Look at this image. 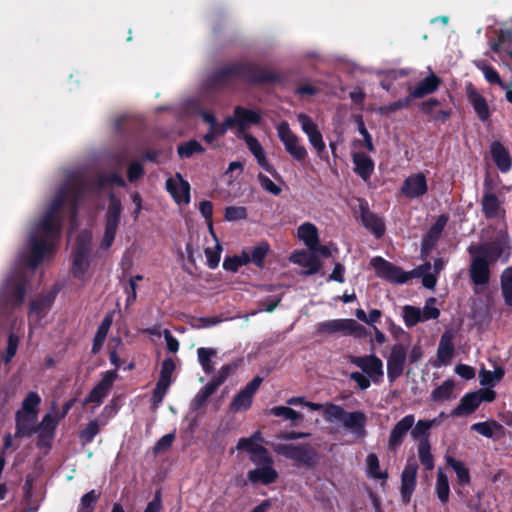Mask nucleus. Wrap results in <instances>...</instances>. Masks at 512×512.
<instances>
[{
    "label": "nucleus",
    "instance_id": "obj_41",
    "mask_svg": "<svg viewBox=\"0 0 512 512\" xmlns=\"http://www.w3.org/2000/svg\"><path fill=\"white\" fill-rule=\"evenodd\" d=\"M500 288L505 305L512 307V265L502 271Z\"/></svg>",
    "mask_w": 512,
    "mask_h": 512
},
{
    "label": "nucleus",
    "instance_id": "obj_11",
    "mask_svg": "<svg viewBox=\"0 0 512 512\" xmlns=\"http://www.w3.org/2000/svg\"><path fill=\"white\" fill-rule=\"evenodd\" d=\"M101 380L92 388L88 395L83 400V406L94 403L99 406L103 403L104 399L109 394L115 380L118 377L116 370H109L101 373Z\"/></svg>",
    "mask_w": 512,
    "mask_h": 512
},
{
    "label": "nucleus",
    "instance_id": "obj_40",
    "mask_svg": "<svg viewBox=\"0 0 512 512\" xmlns=\"http://www.w3.org/2000/svg\"><path fill=\"white\" fill-rule=\"evenodd\" d=\"M112 322H113L112 314H107L104 317V319L102 320L99 327L97 328L96 334L93 338V344H92V349H91V352L93 354H96L101 350V348L104 344V341L107 337L108 331L112 325Z\"/></svg>",
    "mask_w": 512,
    "mask_h": 512
},
{
    "label": "nucleus",
    "instance_id": "obj_6",
    "mask_svg": "<svg viewBox=\"0 0 512 512\" xmlns=\"http://www.w3.org/2000/svg\"><path fill=\"white\" fill-rule=\"evenodd\" d=\"M92 249L91 236L87 233H80L75 241L72 250L71 273L74 278L83 280L90 267V253Z\"/></svg>",
    "mask_w": 512,
    "mask_h": 512
},
{
    "label": "nucleus",
    "instance_id": "obj_2",
    "mask_svg": "<svg viewBox=\"0 0 512 512\" xmlns=\"http://www.w3.org/2000/svg\"><path fill=\"white\" fill-rule=\"evenodd\" d=\"M234 78L253 85L276 83L281 79L278 73L254 63H233L210 74L206 84L210 89L218 90L230 84Z\"/></svg>",
    "mask_w": 512,
    "mask_h": 512
},
{
    "label": "nucleus",
    "instance_id": "obj_22",
    "mask_svg": "<svg viewBox=\"0 0 512 512\" xmlns=\"http://www.w3.org/2000/svg\"><path fill=\"white\" fill-rule=\"evenodd\" d=\"M501 202L498 196L492 192V181L489 178L484 180V193L481 199V209L486 219L498 217Z\"/></svg>",
    "mask_w": 512,
    "mask_h": 512
},
{
    "label": "nucleus",
    "instance_id": "obj_51",
    "mask_svg": "<svg viewBox=\"0 0 512 512\" xmlns=\"http://www.w3.org/2000/svg\"><path fill=\"white\" fill-rule=\"evenodd\" d=\"M449 482L447 476L442 472L441 469L438 470L437 473V481H436V493L439 500L442 503H446L449 500Z\"/></svg>",
    "mask_w": 512,
    "mask_h": 512
},
{
    "label": "nucleus",
    "instance_id": "obj_47",
    "mask_svg": "<svg viewBox=\"0 0 512 512\" xmlns=\"http://www.w3.org/2000/svg\"><path fill=\"white\" fill-rule=\"evenodd\" d=\"M455 384L448 379L431 392V399L435 402L449 400L452 397Z\"/></svg>",
    "mask_w": 512,
    "mask_h": 512
},
{
    "label": "nucleus",
    "instance_id": "obj_24",
    "mask_svg": "<svg viewBox=\"0 0 512 512\" xmlns=\"http://www.w3.org/2000/svg\"><path fill=\"white\" fill-rule=\"evenodd\" d=\"M417 464L413 460H408L401 475V498L403 503L408 504L416 486Z\"/></svg>",
    "mask_w": 512,
    "mask_h": 512
},
{
    "label": "nucleus",
    "instance_id": "obj_31",
    "mask_svg": "<svg viewBox=\"0 0 512 512\" xmlns=\"http://www.w3.org/2000/svg\"><path fill=\"white\" fill-rule=\"evenodd\" d=\"M354 172L365 182L369 181L375 168L372 158L365 153L355 152L352 155Z\"/></svg>",
    "mask_w": 512,
    "mask_h": 512
},
{
    "label": "nucleus",
    "instance_id": "obj_7",
    "mask_svg": "<svg viewBox=\"0 0 512 512\" xmlns=\"http://www.w3.org/2000/svg\"><path fill=\"white\" fill-rule=\"evenodd\" d=\"M108 198L109 204L105 214V230L101 242V247L104 249L111 247L115 240L122 212L121 200L112 192L108 195Z\"/></svg>",
    "mask_w": 512,
    "mask_h": 512
},
{
    "label": "nucleus",
    "instance_id": "obj_64",
    "mask_svg": "<svg viewBox=\"0 0 512 512\" xmlns=\"http://www.w3.org/2000/svg\"><path fill=\"white\" fill-rule=\"evenodd\" d=\"M297 120L300 123L303 132L308 137L319 131L317 125L313 122V120L307 114H305V113L298 114Z\"/></svg>",
    "mask_w": 512,
    "mask_h": 512
},
{
    "label": "nucleus",
    "instance_id": "obj_46",
    "mask_svg": "<svg viewBox=\"0 0 512 512\" xmlns=\"http://www.w3.org/2000/svg\"><path fill=\"white\" fill-rule=\"evenodd\" d=\"M217 351L214 348L200 347L197 349L198 361L206 374H211L214 371L211 358L216 355Z\"/></svg>",
    "mask_w": 512,
    "mask_h": 512
},
{
    "label": "nucleus",
    "instance_id": "obj_13",
    "mask_svg": "<svg viewBox=\"0 0 512 512\" xmlns=\"http://www.w3.org/2000/svg\"><path fill=\"white\" fill-rule=\"evenodd\" d=\"M261 114L255 110L236 106L233 110V116L226 117V124L237 128L239 133H243L252 125H258L261 122Z\"/></svg>",
    "mask_w": 512,
    "mask_h": 512
},
{
    "label": "nucleus",
    "instance_id": "obj_38",
    "mask_svg": "<svg viewBox=\"0 0 512 512\" xmlns=\"http://www.w3.org/2000/svg\"><path fill=\"white\" fill-rule=\"evenodd\" d=\"M297 234L309 250L317 246L319 242L318 230L312 223L306 222L300 225Z\"/></svg>",
    "mask_w": 512,
    "mask_h": 512
},
{
    "label": "nucleus",
    "instance_id": "obj_48",
    "mask_svg": "<svg viewBox=\"0 0 512 512\" xmlns=\"http://www.w3.org/2000/svg\"><path fill=\"white\" fill-rule=\"evenodd\" d=\"M177 152L180 158H190L196 153L205 152V148L195 139H191L178 146Z\"/></svg>",
    "mask_w": 512,
    "mask_h": 512
},
{
    "label": "nucleus",
    "instance_id": "obj_27",
    "mask_svg": "<svg viewBox=\"0 0 512 512\" xmlns=\"http://www.w3.org/2000/svg\"><path fill=\"white\" fill-rule=\"evenodd\" d=\"M441 84L442 79L436 74L430 73L427 77L417 83L414 88H410L409 92L411 97L414 99H420L436 92Z\"/></svg>",
    "mask_w": 512,
    "mask_h": 512
},
{
    "label": "nucleus",
    "instance_id": "obj_10",
    "mask_svg": "<svg viewBox=\"0 0 512 512\" xmlns=\"http://www.w3.org/2000/svg\"><path fill=\"white\" fill-rule=\"evenodd\" d=\"M277 134L280 141L283 143L285 150L291 157L298 161L303 162L307 158L306 148L299 143L298 136L292 132L288 122L282 121L277 126Z\"/></svg>",
    "mask_w": 512,
    "mask_h": 512
},
{
    "label": "nucleus",
    "instance_id": "obj_49",
    "mask_svg": "<svg viewBox=\"0 0 512 512\" xmlns=\"http://www.w3.org/2000/svg\"><path fill=\"white\" fill-rule=\"evenodd\" d=\"M366 464L369 477L384 481L388 478V474L380 470L379 460L375 454L371 453L367 456Z\"/></svg>",
    "mask_w": 512,
    "mask_h": 512
},
{
    "label": "nucleus",
    "instance_id": "obj_57",
    "mask_svg": "<svg viewBox=\"0 0 512 512\" xmlns=\"http://www.w3.org/2000/svg\"><path fill=\"white\" fill-rule=\"evenodd\" d=\"M248 216L247 208L244 206H227L225 208L224 218L226 221L235 222L244 220Z\"/></svg>",
    "mask_w": 512,
    "mask_h": 512
},
{
    "label": "nucleus",
    "instance_id": "obj_62",
    "mask_svg": "<svg viewBox=\"0 0 512 512\" xmlns=\"http://www.w3.org/2000/svg\"><path fill=\"white\" fill-rule=\"evenodd\" d=\"M271 413L275 416L283 417L284 419L291 420L293 422L302 418V416L297 411L285 406L273 407L271 409Z\"/></svg>",
    "mask_w": 512,
    "mask_h": 512
},
{
    "label": "nucleus",
    "instance_id": "obj_36",
    "mask_svg": "<svg viewBox=\"0 0 512 512\" xmlns=\"http://www.w3.org/2000/svg\"><path fill=\"white\" fill-rule=\"evenodd\" d=\"M480 406L477 393L475 391L466 393L459 401L458 405L452 410L454 417L472 414Z\"/></svg>",
    "mask_w": 512,
    "mask_h": 512
},
{
    "label": "nucleus",
    "instance_id": "obj_45",
    "mask_svg": "<svg viewBox=\"0 0 512 512\" xmlns=\"http://www.w3.org/2000/svg\"><path fill=\"white\" fill-rule=\"evenodd\" d=\"M216 390L217 388L214 386V384L208 382L192 399L191 408L193 410H199L202 408L207 403L209 397L214 394Z\"/></svg>",
    "mask_w": 512,
    "mask_h": 512
},
{
    "label": "nucleus",
    "instance_id": "obj_3",
    "mask_svg": "<svg viewBox=\"0 0 512 512\" xmlns=\"http://www.w3.org/2000/svg\"><path fill=\"white\" fill-rule=\"evenodd\" d=\"M305 406L312 411L323 410V417L327 422L340 424L345 431L356 438L366 436L367 416L363 411L348 412L342 406L334 403L320 404L306 401Z\"/></svg>",
    "mask_w": 512,
    "mask_h": 512
},
{
    "label": "nucleus",
    "instance_id": "obj_35",
    "mask_svg": "<svg viewBox=\"0 0 512 512\" xmlns=\"http://www.w3.org/2000/svg\"><path fill=\"white\" fill-rule=\"evenodd\" d=\"M291 260L294 263L307 268L305 271L306 275L316 274L319 272L322 266L321 261L315 254H309L304 250L294 253L291 257Z\"/></svg>",
    "mask_w": 512,
    "mask_h": 512
},
{
    "label": "nucleus",
    "instance_id": "obj_26",
    "mask_svg": "<svg viewBox=\"0 0 512 512\" xmlns=\"http://www.w3.org/2000/svg\"><path fill=\"white\" fill-rule=\"evenodd\" d=\"M441 105V100L432 97L423 101L420 104L419 111L424 115L431 116V120L434 122L445 123L450 119L452 115V109L450 107H447L445 109L442 108L433 113L434 109Z\"/></svg>",
    "mask_w": 512,
    "mask_h": 512
},
{
    "label": "nucleus",
    "instance_id": "obj_52",
    "mask_svg": "<svg viewBox=\"0 0 512 512\" xmlns=\"http://www.w3.org/2000/svg\"><path fill=\"white\" fill-rule=\"evenodd\" d=\"M101 419H94L88 422L86 427L82 429L79 433V437L84 441V444L91 442L94 437L99 433L101 424Z\"/></svg>",
    "mask_w": 512,
    "mask_h": 512
},
{
    "label": "nucleus",
    "instance_id": "obj_42",
    "mask_svg": "<svg viewBox=\"0 0 512 512\" xmlns=\"http://www.w3.org/2000/svg\"><path fill=\"white\" fill-rule=\"evenodd\" d=\"M282 454L297 464L310 465L315 458L314 450H280Z\"/></svg>",
    "mask_w": 512,
    "mask_h": 512
},
{
    "label": "nucleus",
    "instance_id": "obj_1",
    "mask_svg": "<svg viewBox=\"0 0 512 512\" xmlns=\"http://www.w3.org/2000/svg\"><path fill=\"white\" fill-rule=\"evenodd\" d=\"M83 194L84 186L78 182L65 183L57 190L37 224V233L30 235V253L25 260L27 267L36 269L45 256L53 251L55 243L61 237L64 206L68 204L71 221H75Z\"/></svg>",
    "mask_w": 512,
    "mask_h": 512
},
{
    "label": "nucleus",
    "instance_id": "obj_33",
    "mask_svg": "<svg viewBox=\"0 0 512 512\" xmlns=\"http://www.w3.org/2000/svg\"><path fill=\"white\" fill-rule=\"evenodd\" d=\"M361 221L364 227L372 232L376 238H381L385 234V224L381 218L371 212L367 207L361 206Z\"/></svg>",
    "mask_w": 512,
    "mask_h": 512
},
{
    "label": "nucleus",
    "instance_id": "obj_17",
    "mask_svg": "<svg viewBox=\"0 0 512 512\" xmlns=\"http://www.w3.org/2000/svg\"><path fill=\"white\" fill-rule=\"evenodd\" d=\"M449 216L441 214L437 217L436 221L430 226L427 233L423 236L421 241V254L428 255L436 246L441 238V235L448 223Z\"/></svg>",
    "mask_w": 512,
    "mask_h": 512
},
{
    "label": "nucleus",
    "instance_id": "obj_58",
    "mask_svg": "<svg viewBox=\"0 0 512 512\" xmlns=\"http://www.w3.org/2000/svg\"><path fill=\"white\" fill-rule=\"evenodd\" d=\"M479 68L482 70L485 80L488 83L492 85H498L500 88H505V81L501 79L499 73L494 67L491 65L483 64Z\"/></svg>",
    "mask_w": 512,
    "mask_h": 512
},
{
    "label": "nucleus",
    "instance_id": "obj_9",
    "mask_svg": "<svg viewBox=\"0 0 512 512\" xmlns=\"http://www.w3.org/2000/svg\"><path fill=\"white\" fill-rule=\"evenodd\" d=\"M371 265L379 278L385 279L394 284H404L413 276L412 272H405L402 268L380 256L372 258Z\"/></svg>",
    "mask_w": 512,
    "mask_h": 512
},
{
    "label": "nucleus",
    "instance_id": "obj_29",
    "mask_svg": "<svg viewBox=\"0 0 512 512\" xmlns=\"http://www.w3.org/2000/svg\"><path fill=\"white\" fill-rule=\"evenodd\" d=\"M244 140H245L250 152L255 156L259 166L262 167L268 173H270L273 177H277L278 172L268 162L265 152H264V149L261 146L260 142L254 136H252L250 134L244 135Z\"/></svg>",
    "mask_w": 512,
    "mask_h": 512
},
{
    "label": "nucleus",
    "instance_id": "obj_15",
    "mask_svg": "<svg viewBox=\"0 0 512 512\" xmlns=\"http://www.w3.org/2000/svg\"><path fill=\"white\" fill-rule=\"evenodd\" d=\"M59 422L51 412L46 413L36 424L37 448H51Z\"/></svg>",
    "mask_w": 512,
    "mask_h": 512
},
{
    "label": "nucleus",
    "instance_id": "obj_44",
    "mask_svg": "<svg viewBox=\"0 0 512 512\" xmlns=\"http://www.w3.org/2000/svg\"><path fill=\"white\" fill-rule=\"evenodd\" d=\"M40 404V395L35 391H30L23 399L21 409L18 411L38 416Z\"/></svg>",
    "mask_w": 512,
    "mask_h": 512
},
{
    "label": "nucleus",
    "instance_id": "obj_21",
    "mask_svg": "<svg viewBox=\"0 0 512 512\" xmlns=\"http://www.w3.org/2000/svg\"><path fill=\"white\" fill-rule=\"evenodd\" d=\"M472 260L469 267L470 279L475 285H487L490 281L491 271L489 263L484 257L478 254L471 255Z\"/></svg>",
    "mask_w": 512,
    "mask_h": 512
},
{
    "label": "nucleus",
    "instance_id": "obj_8",
    "mask_svg": "<svg viewBox=\"0 0 512 512\" xmlns=\"http://www.w3.org/2000/svg\"><path fill=\"white\" fill-rule=\"evenodd\" d=\"M317 332L319 334L342 333L344 336L353 335L357 338L366 336V328L354 319H333L318 323Z\"/></svg>",
    "mask_w": 512,
    "mask_h": 512
},
{
    "label": "nucleus",
    "instance_id": "obj_30",
    "mask_svg": "<svg viewBox=\"0 0 512 512\" xmlns=\"http://www.w3.org/2000/svg\"><path fill=\"white\" fill-rule=\"evenodd\" d=\"M37 424V416L26 414L21 411L15 413V436L16 437H31L35 434V427Z\"/></svg>",
    "mask_w": 512,
    "mask_h": 512
},
{
    "label": "nucleus",
    "instance_id": "obj_43",
    "mask_svg": "<svg viewBox=\"0 0 512 512\" xmlns=\"http://www.w3.org/2000/svg\"><path fill=\"white\" fill-rule=\"evenodd\" d=\"M250 263L249 253L243 250L240 255L227 256L223 261V269L236 273L241 266Z\"/></svg>",
    "mask_w": 512,
    "mask_h": 512
},
{
    "label": "nucleus",
    "instance_id": "obj_54",
    "mask_svg": "<svg viewBox=\"0 0 512 512\" xmlns=\"http://www.w3.org/2000/svg\"><path fill=\"white\" fill-rule=\"evenodd\" d=\"M175 363L172 358H166L161 365L160 375L158 381L161 386L171 384L172 374L175 370Z\"/></svg>",
    "mask_w": 512,
    "mask_h": 512
},
{
    "label": "nucleus",
    "instance_id": "obj_61",
    "mask_svg": "<svg viewBox=\"0 0 512 512\" xmlns=\"http://www.w3.org/2000/svg\"><path fill=\"white\" fill-rule=\"evenodd\" d=\"M120 409L119 399L113 398L109 404L104 406L99 418L102 420L101 424L106 425L107 421L114 417Z\"/></svg>",
    "mask_w": 512,
    "mask_h": 512
},
{
    "label": "nucleus",
    "instance_id": "obj_56",
    "mask_svg": "<svg viewBox=\"0 0 512 512\" xmlns=\"http://www.w3.org/2000/svg\"><path fill=\"white\" fill-rule=\"evenodd\" d=\"M100 497V493L91 490L81 497L78 512H93L96 502Z\"/></svg>",
    "mask_w": 512,
    "mask_h": 512
},
{
    "label": "nucleus",
    "instance_id": "obj_19",
    "mask_svg": "<svg viewBox=\"0 0 512 512\" xmlns=\"http://www.w3.org/2000/svg\"><path fill=\"white\" fill-rule=\"evenodd\" d=\"M400 191L402 195L409 199L425 195L428 191L426 176L422 172L409 175L404 180Z\"/></svg>",
    "mask_w": 512,
    "mask_h": 512
},
{
    "label": "nucleus",
    "instance_id": "obj_34",
    "mask_svg": "<svg viewBox=\"0 0 512 512\" xmlns=\"http://www.w3.org/2000/svg\"><path fill=\"white\" fill-rule=\"evenodd\" d=\"M414 422L415 419L414 415L412 414L406 415L400 421H398L390 433L389 445L392 447L400 446L404 437L414 425Z\"/></svg>",
    "mask_w": 512,
    "mask_h": 512
},
{
    "label": "nucleus",
    "instance_id": "obj_12",
    "mask_svg": "<svg viewBox=\"0 0 512 512\" xmlns=\"http://www.w3.org/2000/svg\"><path fill=\"white\" fill-rule=\"evenodd\" d=\"M349 362L360 368L374 382L379 383L384 375L383 362L374 354L365 356H350Z\"/></svg>",
    "mask_w": 512,
    "mask_h": 512
},
{
    "label": "nucleus",
    "instance_id": "obj_55",
    "mask_svg": "<svg viewBox=\"0 0 512 512\" xmlns=\"http://www.w3.org/2000/svg\"><path fill=\"white\" fill-rule=\"evenodd\" d=\"M237 367L238 365L236 362L223 365L220 368L218 374L214 376L209 382L214 384V386L218 389V387L226 381V379L237 369Z\"/></svg>",
    "mask_w": 512,
    "mask_h": 512
},
{
    "label": "nucleus",
    "instance_id": "obj_60",
    "mask_svg": "<svg viewBox=\"0 0 512 512\" xmlns=\"http://www.w3.org/2000/svg\"><path fill=\"white\" fill-rule=\"evenodd\" d=\"M413 99L414 98L411 97V94L409 93L408 96H406L402 99H399L395 102L389 103L388 105L380 107V112L382 114H390V113H394L400 109L408 108Z\"/></svg>",
    "mask_w": 512,
    "mask_h": 512
},
{
    "label": "nucleus",
    "instance_id": "obj_59",
    "mask_svg": "<svg viewBox=\"0 0 512 512\" xmlns=\"http://www.w3.org/2000/svg\"><path fill=\"white\" fill-rule=\"evenodd\" d=\"M263 437L260 431H255L251 436L241 438L235 448H264Z\"/></svg>",
    "mask_w": 512,
    "mask_h": 512
},
{
    "label": "nucleus",
    "instance_id": "obj_18",
    "mask_svg": "<svg viewBox=\"0 0 512 512\" xmlns=\"http://www.w3.org/2000/svg\"><path fill=\"white\" fill-rule=\"evenodd\" d=\"M406 348L403 344H394L387 359V377L390 382L399 378L404 370L406 362Z\"/></svg>",
    "mask_w": 512,
    "mask_h": 512
},
{
    "label": "nucleus",
    "instance_id": "obj_39",
    "mask_svg": "<svg viewBox=\"0 0 512 512\" xmlns=\"http://www.w3.org/2000/svg\"><path fill=\"white\" fill-rule=\"evenodd\" d=\"M428 422L425 420H418L411 428V437L419 441L418 448H431L429 437L430 429Z\"/></svg>",
    "mask_w": 512,
    "mask_h": 512
},
{
    "label": "nucleus",
    "instance_id": "obj_4",
    "mask_svg": "<svg viewBox=\"0 0 512 512\" xmlns=\"http://www.w3.org/2000/svg\"><path fill=\"white\" fill-rule=\"evenodd\" d=\"M470 255L478 254L489 263L494 264L498 260L507 263L512 254L511 239L507 233L498 235L493 241L468 248Z\"/></svg>",
    "mask_w": 512,
    "mask_h": 512
},
{
    "label": "nucleus",
    "instance_id": "obj_63",
    "mask_svg": "<svg viewBox=\"0 0 512 512\" xmlns=\"http://www.w3.org/2000/svg\"><path fill=\"white\" fill-rule=\"evenodd\" d=\"M447 462L453 468L461 483L466 484L469 482V473L463 463L450 457L447 458Z\"/></svg>",
    "mask_w": 512,
    "mask_h": 512
},
{
    "label": "nucleus",
    "instance_id": "obj_53",
    "mask_svg": "<svg viewBox=\"0 0 512 512\" xmlns=\"http://www.w3.org/2000/svg\"><path fill=\"white\" fill-rule=\"evenodd\" d=\"M403 319L407 327H413L423 321L421 310L417 307L406 305L403 308Z\"/></svg>",
    "mask_w": 512,
    "mask_h": 512
},
{
    "label": "nucleus",
    "instance_id": "obj_16",
    "mask_svg": "<svg viewBox=\"0 0 512 512\" xmlns=\"http://www.w3.org/2000/svg\"><path fill=\"white\" fill-rule=\"evenodd\" d=\"M27 277L23 271L17 270L6 279V290L8 298L19 306L23 303L26 295Z\"/></svg>",
    "mask_w": 512,
    "mask_h": 512
},
{
    "label": "nucleus",
    "instance_id": "obj_32",
    "mask_svg": "<svg viewBox=\"0 0 512 512\" xmlns=\"http://www.w3.org/2000/svg\"><path fill=\"white\" fill-rule=\"evenodd\" d=\"M471 429L480 435L493 440H500L506 435L505 428L496 420L475 423L471 426Z\"/></svg>",
    "mask_w": 512,
    "mask_h": 512
},
{
    "label": "nucleus",
    "instance_id": "obj_50",
    "mask_svg": "<svg viewBox=\"0 0 512 512\" xmlns=\"http://www.w3.org/2000/svg\"><path fill=\"white\" fill-rule=\"evenodd\" d=\"M269 252V245L267 242H262L259 245L253 247L251 253H249L250 263L252 262L259 268L264 267L265 258Z\"/></svg>",
    "mask_w": 512,
    "mask_h": 512
},
{
    "label": "nucleus",
    "instance_id": "obj_37",
    "mask_svg": "<svg viewBox=\"0 0 512 512\" xmlns=\"http://www.w3.org/2000/svg\"><path fill=\"white\" fill-rule=\"evenodd\" d=\"M454 351L455 347L452 334L450 332H444L437 348V360L440 365L449 364L454 355Z\"/></svg>",
    "mask_w": 512,
    "mask_h": 512
},
{
    "label": "nucleus",
    "instance_id": "obj_5",
    "mask_svg": "<svg viewBox=\"0 0 512 512\" xmlns=\"http://www.w3.org/2000/svg\"><path fill=\"white\" fill-rule=\"evenodd\" d=\"M250 459L256 468L248 472V480L251 483L268 485L278 478L277 471L273 468L272 459L267 455V450H249Z\"/></svg>",
    "mask_w": 512,
    "mask_h": 512
},
{
    "label": "nucleus",
    "instance_id": "obj_25",
    "mask_svg": "<svg viewBox=\"0 0 512 512\" xmlns=\"http://www.w3.org/2000/svg\"><path fill=\"white\" fill-rule=\"evenodd\" d=\"M178 180L168 178L166 180V189L178 204H188L190 202V184L184 180L180 173H176Z\"/></svg>",
    "mask_w": 512,
    "mask_h": 512
},
{
    "label": "nucleus",
    "instance_id": "obj_23",
    "mask_svg": "<svg viewBox=\"0 0 512 512\" xmlns=\"http://www.w3.org/2000/svg\"><path fill=\"white\" fill-rule=\"evenodd\" d=\"M466 96L478 119L483 123L488 122L491 117V109L485 97L472 84L467 86Z\"/></svg>",
    "mask_w": 512,
    "mask_h": 512
},
{
    "label": "nucleus",
    "instance_id": "obj_14",
    "mask_svg": "<svg viewBox=\"0 0 512 512\" xmlns=\"http://www.w3.org/2000/svg\"><path fill=\"white\" fill-rule=\"evenodd\" d=\"M263 382V378L260 376H255L246 386L241 389L233 398L231 403L229 404V410L231 412H240L248 410L253 401V397L257 390L259 389L261 383Z\"/></svg>",
    "mask_w": 512,
    "mask_h": 512
},
{
    "label": "nucleus",
    "instance_id": "obj_20",
    "mask_svg": "<svg viewBox=\"0 0 512 512\" xmlns=\"http://www.w3.org/2000/svg\"><path fill=\"white\" fill-rule=\"evenodd\" d=\"M57 295V291H50L46 294H41L37 298L31 301L30 303V311L29 318L30 320H34L35 324H39L41 320L46 316L48 311L51 309L55 298Z\"/></svg>",
    "mask_w": 512,
    "mask_h": 512
},
{
    "label": "nucleus",
    "instance_id": "obj_28",
    "mask_svg": "<svg viewBox=\"0 0 512 512\" xmlns=\"http://www.w3.org/2000/svg\"><path fill=\"white\" fill-rule=\"evenodd\" d=\"M490 154L496 167L502 173H507L511 170L512 157L509 150L500 141L496 140L491 143Z\"/></svg>",
    "mask_w": 512,
    "mask_h": 512
}]
</instances>
